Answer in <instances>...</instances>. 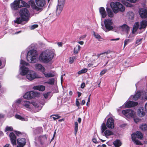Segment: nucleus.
<instances>
[{"label": "nucleus", "mask_w": 147, "mask_h": 147, "mask_svg": "<svg viewBox=\"0 0 147 147\" xmlns=\"http://www.w3.org/2000/svg\"><path fill=\"white\" fill-rule=\"evenodd\" d=\"M118 30L127 33L128 31L129 30V27L127 25L123 24L121 26H118Z\"/></svg>", "instance_id": "15"}, {"label": "nucleus", "mask_w": 147, "mask_h": 147, "mask_svg": "<svg viewBox=\"0 0 147 147\" xmlns=\"http://www.w3.org/2000/svg\"><path fill=\"white\" fill-rule=\"evenodd\" d=\"M54 117H53V118L54 120L58 119L59 118H60V116H58V115H54Z\"/></svg>", "instance_id": "50"}, {"label": "nucleus", "mask_w": 147, "mask_h": 147, "mask_svg": "<svg viewBox=\"0 0 147 147\" xmlns=\"http://www.w3.org/2000/svg\"><path fill=\"white\" fill-rule=\"evenodd\" d=\"M107 71V70L106 69L103 70L100 72V74L102 75H103L106 73Z\"/></svg>", "instance_id": "53"}, {"label": "nucleus", "mask_w": 147, "mask_h": 147, "mask_svg": "<svg viewBox=\"0 0 147 147\" xmlns=\"http://www.w3.org/2000/svg\"><path fill=\"white\" fill-rule=\"evenodd\" d=\"M38 94L36 92L30 91L26 93L24 95L23 97L25 99H30L37 96Z\"/></svg>", "instance_id": "11"}, {"label": "nucleus", "mask_w": 147, "mask_h": 147, "mask_svg": "<svg viewBox=\"0 0 147 147\" xmlns=\"http://www.w3.org/2000/svg\"><path fill=\"white\" fill-rule=\"evenodd\" d=\"M78 43L81 45H82L84 44V42L82 41H79L78 42Z\"/></svg>", "instance_id": "59"}, {"label": "nucleus", "mask_w": 147, "mask_h": 147, "mask_svg": "<svg viewBox=\"0 0 147 147\" xmlns=\"http://www.w3.org/2000/svg\"><path fill=\"white\" fill-rule=\"evenodd\" d=\"M113 143L115 147H119L122 144L120 141L119 140H116L113 142Z\"/></svg>", "instance_id": "30"}, {"label": "nucleus", "mask_w": 147, "mask_h": 147, "mask_svg": "<svg viewBox=\"0 0 147 147\" xmlns=\"http://www.w3.org/2000/svg\"><path fill=\"white\" fill-rule=\"evenodd\" d=\"M20 63L22 65L20 67V74L22 76L26 75L27 79L31 81L35 78H38V76L34 71H30L29 69L25 65L27 66L28 63L26 61L21 59Z\"/></svg>", "instance_id": "1"}, {"label": "nucleus", "mask_w": 147, "mask_h": 147, "mask_svg": "<svg viewBox=\"0 0 147 147\" xmlns=\"http://www.w3.org/2000/svg\"><path fill=\"white\" fill-rule=\"evenodd\" d=\"M132 41L131 39H126L124 41V47H125L126 45Z\"/></svg>", "instance_id": "43"}, {"label": "nucleus", "mask_w": 147, "mask_h": 147, "mask_svg": "<svg viewBox=\"0 0 147 147\" xmlns=\"http://www.w3.org/2000/svg\"><path fill=\"white\" fill-rule=\"evenodd\" d=\"M100 53L99 54H98L97 55H92V59H93V60L94 61H95V62L94 63H92V65H94V67L96 66L98 64V59L99 57V56H100L101 55H102L104 54L105 53Z\"/></svg>", "instance_id": "17"}, {"label": "nucleus", "mask_w": 147, "mask_h": 147, "mask_svg": "<svg viewBox=\"0 0 147 147\" xmlns=\"http://www.w3.org/2000/svg\"><path fill=\"white\" fill-rule=\"evenodd\" d=\"M45 86L42 85H39L34 86L33 88L34 90H37L40 91H43L45 89Z\"/></svg>", "instance_id": "28"}, {"label": "nucleus", "mask_w": 147, "mask_h": 147, "mask_svg": "<svg viewBox=\"0 0 147 147\" xmlns=\"http://www.w3.org/2000/svg\"><path fill=\"white\" fill-rule=\"evenodd\" d=\"M30 2L31 3V5L33 8L38 11L40 10V8L35 5L34 2L32 1H31Z\"/></svg>", "instance_id": "37"}, {"label": "nucleus", "mask_w": 147, "mask_h": 147, "mask_svg": "<svg viewBox=\"0 0 147 147\" xmlns=\"http://www.w3.org/2000/svg\"><path fill=\"white\" fill-rule=\"evenodd\" d=\"M54 55V51L46 50L42 52L40 54L39 57V59L41 62L47 63L51 60Z\"/></svg>", "instance_id": "2"}, {"label": "nucleus", "mask_w": 147, "mask_h": 147, "mask_svg": "<svg viewBox=\"0 0 147 147\" xmlns=\"http://www.w3.org/2000/svg\"><path fill=\"white\" fill-rule=\"evenodd\" d=\"M138 114L140 117H142L145 115V113L144 111H141L140 109H139L138 111Z\"/></svg>", "instance_id": "35"}, {"label": "nucleus", "mask_w": 147, "mask_h": 147, "mask_svg": "<svg viewBox=\"0 0 147 147\" xmlns=\"http://www.w3.org/2000/svg\"><path fill=\"white\" fill-rule=\"evenodd\" d=\"M59 47H62L63 45L62 42H58L57 43Z\"/></svg>", "instance_id": "56"}, {"label": "nucleus", "mask_w": 147, "mask_h": 147, "mask_svg": "<svg viewBox=\"0 0 147 147\" xmlns=\"http://www.w3.org/2000/svg\"><path fill=\"white\" fill-rule=\"evenodd\" d=\"M43 73L44 74L45 77L47 78L53 77L54 76V75L51 73H46L45 71L44 72H43Z\"/></svg>", "instance_id": "40"}, {"label": "nucleus", "mask_w": 147, "mask_h": 147, "mask_svg": "<svg viewBox=\"0 0 147 147\" xmlns=\"http://www.w3.org/2000/svg\"><path fill=\"white\" fill-rule=\"evenodd\" d=\"M21 18H17L16 20L14 21L15 23L16 24H25L26 22L22 24L23 21H25L27 22L28 20V17L29 16V12L27 8H22L19 12Z\"/></svg>", "instance_id": "3"}, {"label": "nucleus", "mask_w": 147, "mask_h": 147, "mask_svg": "<svg viewBox=\"0 0 147 147\" xmlns=\"http://www.w3.org/2000/svg\"><path fill=\"white\" fill-rule=\"evenodd\" d=\"M85 101L84 100H83L82 101L81 103V104L82 105H84L85 104Z\"/></svg>", "instance_id": "62"}, {"label": "nucleus", "mask_w": 147, "mask_h": 147, "mask_svg": "<svg viewBox=\"0 0 147 147\" xmlns=\"http://www.w3.org/2000/svg\"><path fill=\"white\" fill-rule=\"evenodd\" d=\"M80 102L77 100L76 101V105L77 106L79 107L80 106Z\"/></svg>", "instance_id": "57"}, {"label": "nucleus", "mask_w": 147, "mask_h": 147, "mask_svg": "<svg viewBox=\"0 0 147 147\" xmlns=\"http://www.w3.org/2000/svg\"><path fill=\"white\" fill-rule=\"evenodd\" d=\"M139 13L140 17L142 18H147V10L144 8L140 9Z\"/></svg>", "instance_id": "16"}, {"label": "nucleus", "mask_w": 147, "mask_h": 147, "mask_svg": "<svg viewBox=\"0 0 147 147\" xmlns=\"http://www.w3.org/2000/svg\"><path fill=\"white\" fill-rule=\"evenodd\" d=\"M106 9L108 13V16L110 18L113 17V13L111 9L107 7V8Z\"/></svg>", "instance_id": "32"}, {"label": "nucleus", "mask_w": 147, "mask_h": 147, "mask_svg": "<svg viewBox=\"0 0 147 147\" xmlns=\"http://www.w3.org/2000/svg\"><path fill=\"white\" fill-rule=\"evenodd\" d=\"M15 117L16 119H20L21 121H27L28 120L27 118H24L22 116L17 114L16 115Z\"/></svg>", "instance_id": "31"}, {"label": "nucleus", "mask_w": 147, "mask_h": 147, "mask_svg": "<svg viewBox=\"0 0 147 147\" xmlns=\"http://www.w3.org/2000/svg\"><path fill=\"white\" fill-rule=\"evenodd\" d=\"M114 120L111 117L109 118L106 123V126L109 128L113 129L114 127Z\"/></svg>", "instance_id": "14"}, {"label": "nucleus", "mask_w": 147, "mask_h": 147, "mask_svg": "<svg viewBox=\"0 0 147 147\" xmlns=\"http://www.w3.org/2000/svg\"><path fill=\"white\" fill-rule=\"evenodd\" d=\"M75 128L74 130L75 131V134L76 136V135L77 133L78 130V124L77 122H76L75 123Z\"/></svg>", "instance_id": "42"}, {"label": "nucleus", "mask_w": 147, "mask_h": 147, "mask_svg": "<svg viewBox=\"0 0 147 147\" xmlns=\"http://www.w3.org/2000/svg\"><path fill=\"white\" fill-rule=\"evenodd\" d=\"M140 96V92H137L134 96H131L130 97V99L132 100H136L139 99Z\"/></svg>", "instance_id": "26"}, {"label": "nucleus", "mask_w": 147, "mask_h": 147, "mask_svg": "<svg viewBox=\"0 0 147 147\" xmlns=\"http://www.w3.org/2000/svg\"><path fill=\"white\" fill-rule=\"evenodd\" d=\"M142 38H139L137 39L136 42V44H138V45H139L141 43V41L142 40Z\"/></svg>", "instance_id": "49"}, {"label": "nucleus", "mask_w": 147, "mask_h": 147, "mask_svg": "<svg viewBox=\"0 0 147 147\" xmlns=\"http://www.w3.org/2000/svg\"><path fill=\"white\" fill-rule=\"evenodd\" d=\"M93 35L94 37L98 40H100V39H102L101 36L97 33L94 32Z\"/></svg>", "instance_id": "39"}, {"label": "nucleus", "mask_w": 147, "mask_h": 147, "mask_svg": "<svg viewBox=\"0 0 147 147\" xmlns=\"http://www.w3.org/2000/svg\"><path fill=\"white\" fill-rule=\"evenodd\" d=\"M9 137L13 145H16V136L15 134L13 132L10 134Z\"/></svg>", "instance_id": "23"}, {"label": "nucleus", "mask_w": 147, "mask_h": 147, "mask_svg": "<svg viewBox=\"0 0 147 147\" xmlns=\"http://www.w3.org/2000/svg\"><path fill=\"white\" fill-rule=\"evenodd\" d=\"M26 59L27 61L31 63H35L38 61V55L36 51L34 50H31L27 54Z\"/></svg>", "instance_id": "4"}, {"label": "nucleus", "mask_w": 147, "mask_h": 147, "mask_svg": "<svg viewBox=\"0 0 147 147\" xmlns=\"http://www.w3.org/2000/svg\"><path fill=\"white\" fill-rule=\"evenodd\" d=\"M104 22L105 27V29L104 30L105 32H107L113 29V27L112 26L113 23L111 19H106Z\"/></svg>", "instance_id": "9"}, {"label": "nucleus", "mask_w": 147, "mask_h": 147, "mask_svg": "<svg viewBox=\"0 0 147 147\" xmlns=\"http://www.w3.org/2000/svg\"><path fill=\"white\" fill-rule=\"evenodd\" d=\"M134 120L135 122L136 123L139 122L140 120L138 118H134Z\"/></svg>", "instance_id": "54"}, {"label": "nucleus", "mask_w": 147, "mask_h": 147, "mask_svg": "<svg viewBox=\"0 0 147 147\" xmlns=\"http://www.w3.org/2000/svg\"><path fill=\"white\" fill-rule=\"evenodd\" d=\"M88 69L86 68H84L82 69L81 70L79 71L78 72V75L82 74H84L87 72Z\"/></svg>", "instance_id": "41"}, {"label": "nucleus", "mask_w": 147, "mask_h": 147, "mask_svg": "<svg viewBox=\"0 0 147 147\" xmlns=\"http://www.w3.org/2000/svg\"><path fill=\"white\" fill-rule=\"evenodd\" d=\"M35 2L37 5L40 7H42L46 4L45 0H35Z\"/></svg>", "instance_id": "24"}, {"label": "nucleus", "mask_w": 147, "mask_h": 147, "mask_svg": "<svg viewBox=\"0 0 147 147\" xmlns=\"http://www.w3.org/2000/svg\"><path fill=\"white\" fill-rule=\"evenodd\" d=\"M100 129L101 133H104V136L107 138L109 136L113 134V132L107 129L105 123H103L101 125Z\"/></svg>", "instance_id": "8"}, {"label": "nucleus", "mask_w": 147, "mask_h": 147, "mask_svg": "<svg viewBox=\"0 0 147 147\" xmlns=\"http://www.w3.org/2000/svg\"><path fill=\"white\" fill-rule=\"evenodd\" d=\"M13 131V128L11 127H9L7 126L5 127V131Z\"/></svg>", "instance_id": "45"}, {"label": "nucleus", "mask_w": 147, "mask_h": 147, "mask_svg": "<svg viewBox=\"0 0 147 147\" xmlns=\"http://www.w3.org/2000/svg\"><path fill=\"white\" fill-rule=\"evenodd\" d=\"M132 139L138 138L140 140L142 139L143 138L142 133L140 131H137L136 133H133L131 135Z\"/></svg>", "instance_id": "13"}, {"label": "nucleus", "mask_w": 147, "mask_h": 147, "mask_svg": "<svg viewBox=\"0 0 147 147\" xmlns=\"http://www.w3.org/2000/svg\"><path fill=\"white\" fill-rule=\"evenodd\" d=\"M92 142L95 144H99V142L97 141L96 140L95 138L92 139Z\"/></svg>", "instance_id": "51"}, {"label": "nucleus", "mask_w": 147, "mask_h": 147, "mask_svg": "<svg viewBox=\"0 0 147 147\" xmlns=\"http://www.w3.org/2000/svg\"><path fill=\"white\" fill-rule=\"evenodd\" d=\"M74 62V58L73 57H70L69 59V63H72Z\"/></svg>", "instance_id": "52"}, {"label": "nucleus", "mask_w": 147, "mask_h": 147, "mask_svg": "<svg viewBox=\"0 0 147 147\" xmlns=\"http://www.w3.org/2000/svg\"><path fill=\"white\" fill-rule=\"evenodd\" d=\"M138 103L130 100L127 101L125 105V107H131L136 106Z\"/></svg>", "instance_id": "21"}, {"label": "nucleus", "mask_w": 147, "mask_h": 147, "mask_svg": "<svg viewBox=\"0 0 147 147\" xmlns=\"http://www.w3.org/2000/svg\"><path fill=\"white\" fill-rule=\"evenodd\" d=\"M17 140L18 144L17 147H23L26 144L25 139L24 138L18 139Z\"/></svg>", "instance_id": "19"}, {"label": "nucleus", "mask_w": 147, "mask_h": 147, "mask_svg": "<svg viewBox=\"0 0 147 147\" xmlns=\"http://www.w3.org/2000/svg\"><path fill=\"white\" fill-rule=\"evenodd\" d=\"M58 1V5L57 6V9L56 10V15L57 16H58L61 13L65 3V0H60L59 1V0Z\"/></svg>", "instance_id": "10"}, {"label": "nucleus", "mask_w": 147, "mask_h": 147, "mask_svg": "<svg viewBox=\"0 0 147 147\" xmlns=\"http://www.w3.org/2000/svg\"><path fill=\"white\" fill-rule=\"evenodd\" d=\"M35 67L36 70L39 71L43 72L45 71V68L41 64L39 63H36L35 65Z\"/></svg>", "instance_id": "22"}, {"label": "nucleus", "mask_w": 147, "mask_h": 147, "mask_svg": "<svg viewBox=\"0 0 147 147\" xmlns=\"http://www.w3.org/2000/svg\"><path fill=\"white\" fill-rule=\"evenodd\" d=\"M38 133H40L43 132L42 128L41 127H38L36 129Z\"/></svg>", "instance_id": "46"}, {"label": "nucleus", "mask_w": 147, "mask_h": 147, "mask_svg": "<svg viewBox=\"0 0 147 147\" xmlns=\"http://www.w3.org/2000/svg\"><path fill=\"white\" fill-rule=\"evenodd\" d=\"M140 129L142 131L147 130V125L146 124H143L140 126Z\"/></svg>", "instance_id": "33"}, {"label": "nucleus", "mask_w": 147, "mask_h": 147, "mask_svg": "<svg viewBox=\"0 0 147 147\" xmlns=\"http://www.w3.org/2000/svg\"><path fill=\"white\" fill-rule=\"evenodd\" d=\"M21 102V100L20 99H19L16 101L15 103L13 104L12 106L13 107H14L15 105H16V104H19Z\"/></svg>", "instance_id": "48"}, {"label": "nucleus", "mask_w": 147, "mask_h": 147, "mask_svg": "<svg viewBox=\"0 0 147 147\" xmlns=\"http://www.w3.org/2000/svg\"><path fill=\"white\" fill-rule=\"evenodd\" d=\"M80 48V46L79 45L76 46L74 49V53L75 54L78 53V51H79Z\"/></svg>", "instance_id": "38"}, {"label": "nucleus", "mask_w": 147, "mask_h": 147, "mask_svg": "<svg viewBox=\"0 0 147 147\" xmlns=\"http://www.w3.org/2000/svg\"><path fill=\"white\" fill-rule=\"evenodd\" d=\"M147 26V21L146 20H143L140 22V26L139 29L141 30L142 28H145Z\"/></svg>", "instance_id": "29"}, {"label": "nucleus", "mask_w": 147, "mask_h": 147, "mask_svg": "<svg viewBox=\"0 0 147 147\" xmlns=\"http://www.w3.org/2000/svg\"><path fill=\"white\" fill-rule=\"evenodd\" d=\"M10 6L11 9L13 10H17L19 8V5L18 4L17 0L14 1L11 4Z\"/></svg>", "instance_id": "20"}, {"label": "nucleus", "mask_w": 147, "mask_h": 147, "mask_svg": "<svg viewBox=\"0 0 147 147\" xmlns=\"http://www.w3.org/2000/svg\"><path fill=\"white\" fill-rule=\"evenodd\" d=\"M119 39V38H117L114 39H112L111 40V41H113V40H117Z\"/></svg>", "instance_id": "63"}, {"label": "nucleus", "mask_w": 147, "mask_h": 147, "mask_svg": "<svg viewBox=\"0 0 147 147\" xmlns=\"http://www.w3.org/2000/svg\"><path fill=\"white\" fill-rule=\"evenodd\" d=\"M129 18L131 20H132L134 18V13L131 11H129L128 13Z\"/></svg>", "instance_id": "36"}, {"label": "nucleus", "mask_w": 147, "mask_h": 147, "mask_svg": "<svg viewBox=\"0 0 147 147\" xmlns=\"http://www.w3.org/2000/svg\"><path fill=\"white\" fill-rule=\"evenodd\" d=\"M31 104L35 107L38 108L39 107V104L36 101H32L30 103L28 101L23 100L21 103L22 106L23 108L27 110L30 109L31 108Z\"/></svg>", "instance_id": "6"}, {"label": "nucleus", "mask_w": 147, "mask_h": 147, "mask_svg": "<svg viewBox=\"0 0 147 147\" xmlns=\"http://www.w3.org/2000/svg\"><path fill=\"white\" fill-rule=\"evenodd\" d=\"M78 121L79 123H81V118H79L78 119Z\"/></svg>", "instance_id": "64"}, {"label": "nucleus", "mask_w": 147, "mask_h": 147, "mask_svg": "<svg viewBox=\"0 0 147 147\" xmlns=\"http://www.w3.org/2000/svg\"><path fill=\"white\" fill-rule=\"evenodd\" d=\"M133 141L136 145H142L141 142L139 140H136V138H135L134 140L132 139Z\"/></svg>", "instance_id": "44"}, {"label": "nucleus", "mask_w": 147, "mask_h": 147, "mask_svg": "<svg viewBox=\"0 0 147 147\" xmlns=\"http://www.w3.org/2000/svg\"><path fill=\"white\" fill-rule=\"evenodd\" d=\"M99 12L102 18H104L105 17L107 16V13L104 7H100L99 8Z\"/></svg>", "instance_id": "27"}, {"label": "nucleus", "mask_w": 147, "mask_h": 147, "mask_svg": "<svg viewBox=\"0 0 147 147\" xmlns=\"http://www.w3.org/2000/svg\"><path fill=\"white\" fill-rule=\"evenodd\" d=\"M18 4L19 5V8L23 7H29L30 5L22 0H17Z\"/></svg>", "instance_id": "25"}, {"label": "nucleus", "mask_w": 147, "mask_h": 147, "mask_svg": "<svg viewBox=\"0 0 147 147\" xmlns=\"http://www.w3.org/2000/svg\"><path fill=\"white\" fill-rule=\"evenodd\" d=\"M145 111L147 112V102L146 103L145 105Z\"/></svg>", "instance_id": "60"}, {"label": "nucleus", "mask_w": 147, "mask_h": 147, "mask_svg": "<svg viewBox=\"0 0 147 147\" xmlns=\"http://www.w3.org/2000/svg\"><path fill=\"white\" fill-rule=\"evenodd\" d=\"M110 6L115 13H118L119 11L123 12L125 10L124 7L119 2H111L110 3Z\"/></svg>", "instance_id": "5"}, {"label": "nucleus", "mask_w": 147, "mask_h": 147, "mask_svg": "<svg viewBox=\"0 0 147 147\" xmlns=\"http://www.w3.org/2000/svg\"><path fill=\"white\" fill-rule=\"evenodd\" d=\"M139 23L138 22H136L133 28V30L132 31V33H131L129 36V38H131L132 37H134V36H132L134 34V32H136L137 31V29L139 28Z\"/></svg>", "instance_id": "18"}, {"label": "nucleus", "mask_w": 147, "mask_h": 147, "mask_svg": "<svg viewBox=\"0 0 147 147\" xmlns=\"http://www.w3.org/2000/svg\"><path fill=\"white\" fill-rule=\"evenodd\" d=\"M47 139V137L45 134L40 135L35 138V142L39 144L40 145L42 146V147H46L47 146L46 143Z\"/></svg>", "instance_id": "7"}, {"label": "nucleus", "mask_w": 147, "mask_h": 147, "mask_svg": "<svg viewBox=\"0 0 147 147\" xmlns=\"http://www.w3.org/2000/svg\"><path fill=\"white\" fill-rule=\"evenodd\" d=\"M85 86V84L84 83H82L81 85V87L82 88H84Z\"/></svg>", "instance_id": "58"}, {"label": "nucleus", "mask_w": 147, "mask_h": 147, "mask_svg": "<svg viewBox=\"0 0 147 147\" xmlns=\"http://www.w3.org/2000/svg\"><path fill=\"white\" fill-rule=\"evenodd\" d=\"M55 82V79L54 78H51L49 79L48 81L45 82V83L50 85H53L54 84Z\"/></svg>", "instance_id": "34"}, {"label": "nucleus", "mask_w": 147, "mask_h": 147, "mask_svg": "<svg viewBox=\"0 0 147 147\" xmlns=\"http://www.w3.org/2000/svg\"><path fill=\"white\" fill-rule=\"evenodd\" d=\"M105 53H106L102 55H101L100 56H99V57H100V58L102 57L105 56V54H107L108 53L107 52H105Z\"/></svg>", "instance_id": "61"}, {"label": "nucleus", "mask_w": 147, "mask_h": 147, "mask_svg": "<svg viewBox=\"0 0 147 147\" xmlns=\"http://www.w3.org/2000/svg\"><path fill=\"white\" fill-rule=\"evenodd\" d=\"M38 25L37 24H34L30 26V29L31 30H33L36 28L38 27Z\"/></svg>", "instance_id": "47"}, {"label": "nucleus", "mask_w": 147, "mask_h": 147, "mask_svg": "<svg viewBox=\"0 0 147 147\" xmlns=\"http://www.w3.org/2000/svg\"><path fill=\"white\" fill-rule=\"evenodd\" d=\"M122 113L123 114L128 118L133 117L135 114L134 111L131 109L123 110Z\"/></svg>", "instance_id": "12"}, {"label": "nucleus", "mask_w": 147, "mask_h": 147, "mask_svg": "<svg viewBox=\"0 0 147 147\" xmlns=\"http://www.w3.org/2000/svg\"><path fill=\"white\" fill-rule=\"evenodd\" d=\"M49 94L48 93H46L44 94V97L45 98H47Z\"/></svg>", "instance_id": "55"}]
</instances>
